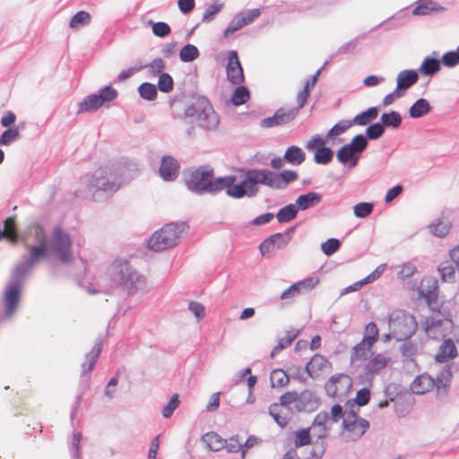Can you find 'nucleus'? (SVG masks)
Wrapping results in <instances>:
<instances>
[{"instance_id":"40","label":"nucleus","mask_w":459,"mask_h":459,"mask_svg":"<svg viewBox=\"0 0 459 459\" xmlns=\"http://www.w3.org/2000/svg\"><path fill=\"white\" fill-rule=\"evenodd\" d=\"M381 123L384 127L398 128L402 124V116L397 111H390L381 115Z\"/></svg>"},{"instance_id":"41","label":"nucleus","mask_w":459,"mask_h":459,"mask_svg":"<svg viewBox=\"0 0 459 459\" xmlns=\"http://www.w3.org/2000/svg\"><path fill=\"white\" fill-rule=\"evenodd\" d=\"M91 17L88 12L79 11L70 20L71 29L78 30L91 22Z\"/></svg>"},{"instance_id":"4","label":"nucleus","mask_w":459,"mask_h":459,"mask_svg":"<svg viewBox=\"0 0 459 459\" xmlns=\"http://www.w3.org/2000/svg\"><path fill=\"white\" fill-rule=\"evenodd\" d=\"M180 118H188L191 123L204 131H215L220 125V116L211 101L204 96H198L186 107Z\"/></svg>"},{"instance_id":"23","label":"nucleus","mask_w":459,"mask_h":459,"mask_svg":"<svg viewBox=\"0 0 459 459\" xmlns=\"http://www.w3.org/2000/svg\"><path fill=\"white\" fill-rule=\"evenodd\" d=\"M178 169L179 164L177 160L171 156H164L161 160L160 175L164 180H173L178 175Z\"/></svg>"},{"instance_id":"18","label":"nucleus","mask_w":459,"mask_h":459,"mask_svg":"<svg viewBox=\"0 0 459 459\" xmlns=\"http://www.w3.org/2000/svg\"><path fill=\"white\" fill-rule=\"evenodd\" d=\"M20 291L21 287L17 286V284H8L3 299L6 316H11L15 312L19 302Z\"/></svg>"},{"instance_id":"29","label":"nucleus","mask_w":459,"mask_h":459,"mask_svg":"<svg viewBox=\"0 0 459 459\" xmlns=\"http://www.w3.org/2000/svg\"><path fill=\"white\" fill-rule=\"evenodd\" d=\"M305 159L306 153L301 148L296 145H291L289 148H287L283 156V160L287 163L294 166L301 165L304 162Z\"/></svg>"},{"instance_id":"45","label":"nucleus","mask_w":459,"mask_h":459,"mask_svg":"<svg viewBox=\"0 0 459 459\" xmlns=\"http://www.w3.org/2000/svg\"><path fill=\"white\" fill-rule=\"evenodd\" d=\"M333 157V151L329 147L319 148L315 152L314 161L316 164L326 165L330 163Z\"/></svg>"},{"instance_id":"33","label":"nucleus","mask_w":459,"mask_h":459,"mask_svg":"<svg viewBox=\"0 0 459 459\" xmlns=\"http://www.w3.org/2000/svg\"><path fill=\"white\" fill-rule=\"evenodd\" d=\"M440 69H441L440 60H438L435 57L427 56L423 60L421 65L420 66V68L418 70V74L420 73L426 76H432L435 74L438 73L440 71Z\"/></svg>"},{"instance_id":"15","label":"nucleus","mask_w":459,"mask_h":459,"mask_svg":"<svg viewBox=\"0 0 459 459\" xmlns=\"http://www.w3.org/2000/svg\"><path fill=\"white\" fill-rule=\"evenodd\" d=\"M226 74L227 79L234 85L242 84L245 81L243 68L236 50H230L228 53Z\"/></svg>"},{"instance_id":"10","label":"nucleus","mask_w":459,"mask_h":459,"mask_svg":"<svg viewBox=\"0 0 459 459\" xmlns=\"http://www.w3.org/2000/svg\"><path fill=\"white\" fill-rule=\"evenodd\" d=\"M28 255L23 256V260L16 264L12 273L10 283L22 285L27 274L33 269L35 264L40 260L46 258L45 249L39 245H26Z\"/></svg>"},{"instance_id":"61","label":"nucleus","mask_w":459,"mask_h":459,"mask_svg":"<svg viewBox=\"0 0 459 459\" xmlns=\"http://www.w3.org/2000/svg\"><path fill=\"white\" fill-rule=\"evenodd\" d=\"M298 333H289L285 338L281 339L271 351L270 357L274 358L281 351L291 344Z\"/></svg>"},{"instance_id":"53","label":"nucleus","mask_w":459,"mask_h":459,"mask_svg":"<svg viewBox=\"0 0 459 459\" xmlns=\"http://www.w3.org/2000/svg\"><path fill=\"white\" fill-rule=\"evenodd\" d=\"M374 205L372 203H359L353 206V212L357 218L364 219L370 215L373 212Z\"/></svg>"},{"instance_id":"19","label":"nucleus","mask_w":459,"mask_h":459,"mask_svg":"<svg viewBox=\"0 0 459 459\" xmlns=\"http://www.w3.org/2000/svg\"><path fill=\"white\" fill-rule=\"evenodd\" d=\"M458 355L457 348L452 339L445 340L439 346L435 355V360L438 363H446L456 358Z\"/></svg>"},{"instance_id":"51","label":"nucleus","mask_w":459,"mask_h":459,"mask_svg":"<svg viewBox=\"0 0 459 459\" xmlns=\"http://www.w3.org/2000/svg\"><path fill=\"white\" fill-rule=\"evenodd\" d=\"M4 230L6 232V238L11 243L16 244L18 242L19 236L13 218H7L4 221Z\"/></svg>"},{"instance_id":"31","label":"nucleus","mask_w":459,"mask_h":459,"mask_svg":"<svg viewBox=\"0 0 459 459\" xmlns=\"http://www.w3.org/2000/svg\"><path fill=\"white\" fill-rule=\"evenodd\" d=\"M445 11L446 8L437 2L425 0L413 9L412 13L414 15H429L432 13H443Z\"/></svg>"},{"instance_id":"46","label":"nucleus","mask_w":459,"mask_h":459,"mask_svg":"<svg viewBox=\"0 0 459 459\" xmlns=\"http://www.w3.org/2000/svg\"><path fill=\"white\" fill-rule=\"evenodd\" d=\"M270 380L273 387L287 385L289 383L287 371L283 369H273L271 372Z\"/></svg>"},{"instance_id":"5","label":"nucleus","mask_w":459,"mask_h":459,"mask_svg":"<svg viewBox=\"0 0 459 459\" xmlns=\"http://www.w3.org/2000/svg\"><path fill=\"white\" fill-rule=\"evenodd\" d=\"M213 169L209 166H201L194 170L186 184L187 189L197 195L216 194L222 190L228 195L229 183L228 176L212 179Z\"/></svg>"},{"instance_id":"14","label":"nucleus","mask_w":459,"mask_h":459,"mask_svg":"<svg viewBox=\"0 0 459 459\" xmlns=\"http://www.w3.org/2000/svg\"><path fill=\"white\" fill-rule=\"evenodd\" d=\"M418 292L432 309L438 308V282L435 277H424L420 283Z\"/></svg>"},{"instance_id":"42","label":"nucleus","mask_w":459,"mask_h":459,"mask_svg":"<svg viewBox=\"0 0 459 459\" xmlns=\"http://www.w3.org/2000/svg\"><path fill=\"white\" fill-rule=\"evenodd\" d=\"M200 56L198 48L192 44L185 45L179 52V58L184 63L193 62Z\"/></svg>"},{"instance_id":"6","label":"nucleus","mask_w":459,"mask_h":459,"mask_svg":"<svg viewBox=\"0 0 459 459\" xmlns=\"http://www.w3.org/2000/svg\"><path fill=\"white\" fill-rule=\"evenodd\" d=\"M112 281L128 294L143 290L146 287L145 277L133 268L126 261H116L109 269Z\"/></svg>"},{"instance_id":"32","label":"nucleus","mask_w":459,"mask_h":459,"mask_svg":"<svg viewBox=\"0 0 459 459\" xmlns=\"http://www.w3.org/2000/svg\"><path fill=\"white\" fill-rule=\"evenodd\" d=\"M431 110L429 102L423 98L417 100L409 109V116L411 118H420L428 115Z\"/></svg>"},{"instance_id":"39","label":"nucleus","mask_w":459,"mask_h":459,"mask_svg":"<svg viewBox=\"0 0 459 459\" xmlns=\"http://www.w3.org/2000/svg\"><path fill=\"white\" fill-rule=\"evenodd\" d=\"M310 429H301L293 432V444L296 448L305 446L311 443Z\"/></svg>"},{"instance_id":"36","label":"nucleus","mask_w":459,"mask_h":459,"mask_svg":"<svg viewBox=\"0 0 459 459\" xmlns=\"http://www.w3.org/2000/svg\"><path fill=\"white\" fill-rule=\"evenodd\" d=\"M298 208L296 204H290L279 210L276 214L277 221L280 223H286L296 218L298 214Z\"/></svg>"},{"instance_id":"56","label":"nucleus","mask_w":459,"mask_h":459,"mask_svg":"<svg viewBox=\"0 0 459 459\" xmlns=\"http://www.w3.org/2000/svg\"><path fill=\"white\" fill-rule=\"evenodd\" d=\"M440 63L443 64L446 67L453 68L459 65V54L457 50H451L446 52L440 60Z\"/></svg>"},{"instance_id":"37","label":"nucleus","mask_w":459,"mask_h":459,"mask_svg":"<svg viewBox=\"0 0 459 459\" xmlns=\"http://www.w3.org/2000/svg\"><path fill=\"white\" fill-rule=\"evenodd\" d=\"M203 441L206 443L210 450L220 451L223 448L225 439L215 432H208L203 437Z\"/></svg>"},{"instance_id":"34","label":"nucleus","mask_w":459,"mask_h":459,"mask_svg":"<svg viewBox=\"0 0 459 459\" xmlns=\"http://www.w3.org/2000/svg\"><path fill=\"white\" fill-rule=\"evenodd\" d=\"M24 126H14L4 130L0 135V146H9L13 143L20 139V131Z\"/></svg>"},{"instance_id":"43","label":"nucleus","mask_w":459,"mask_h":459,"mask_svg":"<svg viewBox=\"0 0 459 459\" xmlns=\"http://www.w3.org/2000/svg\"><path fill=\"white\" fill-rule=\"evenodd\" d=\"M250 98L249 91L247 87L239 84L234 90L231 96V102L234 106L245 104Z\"/></svg>"},{"instance_id":"35","label":"nucleus","mask_w":459,"mask_h":459,"mask_svg":"<svg viewBox=\"0 0 459 459\" xmlns=\"http://www.w3.org/2000/svg\"><path fill=\"white\" fill-rule=\"evenodd\" d=\"M377 116L378 108L372 107L355 116L351 121L353 125L366 126L375 120Z\"/></svg>"},{"instance_id":"21","label":"nucleus","mask_w":459,"mask_h":459,"mask_svg":"<svg viewBox=\"0 0 459 459\" xmlns=\"http://www.w3.org/2000/svg\"><path fill=\"white\" fill-rule=\"evenodd\" d=\"M103 346V340L100 337L96 340L94 346L85 355V361L82 364V377L90 373L94 368L98 358L101 352Z\"/></svg>"},{"instance_id":"8","label":"nucleus","mask_w":459,"mask_h":459,"mask_svg":"<svg viewBox=\"0 0 459 459\" xmlns=\"http://www.w3.org/2000/svg\"><path fill=\"white\" fill-rule=\"evenodd\" d=\"M185 230V223L166 224L152 235L148 240V247L155 252L173 248L178 244L180 236Z\"/></svg>"},{"instance_id":"2","label":"nucleus","mask_w":459,"mask_h":459,"mask_svg":"<svg viewBox=\"0 0 459 459\" xmlns=\"http://www.w3.org/2000/svg\"><path fill=\"white\" fill-rule=\"evenodd\" d=\"M31 234L36 243L46 252V258L53 255L62 264H70L74 259L72 252V238L70 234L61 226H56L51 234L47 236L43 227L36 223L31 228Z\"/></svg>"},{"instance_id":"63","label":"nucleus","mask_w":459,"mask_h":459,"mask_svg":"<svg viewBox=\"0 0 459 459\" xmlns=\"http://www.w3.org/2000/svg\"><path fill=\"white\" fill-rule=\"evenodd\" d=\"M438 272L445 281H452L455 277V268L452 264H442L438 266Z\"/></svg>"},{"instance_id":"58","label":"nucleus","mask_w":459,"mask_h":459,"mask_svg":"<svg viewBox=\"0 0 459 459\" xmlns=\"http://www.w3.org/2000/svg\"><path fill=\"white\" fill-rule=\"evenodd\" d=\"M82 439L81 432H74L70 442V454L73 459H81L80 442Z\"/></svg>"},{"instance_id":"16","label":"nucleus","mask_w":459,"mask_h":459,"mask_svg":"<svg viewBox=\"0 0 459 459\" xmlns=\"http://www.w3.org/2000/svg\"><path fill=\"white\" fill-rule=\"evenodd\" d=\"M319 282L316 277H309L290 285L280 296L281 299L290 300L313 290Z\"/></svg>"},{"instance_id":"38","label":"nucleus","mask_w":459,"mask_h":459,"mask_svg":"<svg viewBox=\"0 0 459 459\" xmlns=\"http://www.w3.org/2000/svg\"><path fill=\"white\" fill-rule=\"evenodd\" d=\"M368 142L367 137L363 134L355 135L351 143L346 145L350 148L356 155L361 158L363 152L367 149Z\"/></svg>"},{"instance_id":"25","label":"nucleus","mask_w":459,"mask_h":459,"mask_svg":"<svg viewBox=\"0 0 459 459\" xmlns=\"http://www.w3.org/2000/svg\"><path fill=\"white\" fill-rule=\"evenodd\" d=\"M273 188L284 189L289 184L296 181L299 178L297 172L293 170H283L280 173L273 171Z\"/></svg>"},{"instance_id":"24","label":"nucleus","mask_w":459,"mask_h":459,"mask_svg":"<svg viewBox=\"0 0 459 459\" xmlns=\"http://www.w3.org/2000/svg\"><path fill=\"white\" fill-rule=\"evenodd\" d=\"M419 80V74L416 70H403L401 71L396 78V89L404 92L412 85H414Z\"/></svg>"},{"instance_id":"1","label":"nucleus","mask_w":459,"mask_h":459,"mask_svg":"<svg viewBox=\"0 0 459 459\" xmlns=\"http://www.w3.org/2000/svg\"><path fill=\"white\" fill-rule=\"evenodd\" d=\"M131 171L125 161L100 167L86 177L87 192L94 201H105L131 178Z\"/></svg>"},{"instance_id":"44","label":"nucleus","mask_w":459,"mask_h":459,"mask_svg":"<svg viewBox=\"0 0 459 459\" xmlns=\"http://www.w3.org/2000/svg\"><path fill=\"white\" fill-rule=\"evenodd\" d=\"M245 26H247L245 18L242 17V13H239L234 16V18L230 22L228 27L225 29L223 32L224 38H229L230 35Z\"/></svg>"},{"instance_id":"30","label":"nucleus","mask_w":459,"mask_h":459,"mask_svg":"<svg viewBox=\"0 0 459 459\" xmlns=\"http://www.w3.org/2000/svg\"><path fill=\"white\" fill-rule=\"evenodd\" d=\"M373 345L374 344L370 343V342L362 339L361 342L356 344L352 349L351 354V362L367 359Z\"/></svg>"},{"instance_id":"60","label":"nucleus","mask_w":459,"mask_h":459,"mask_svg":"<svg viewBox=\"0 0 459 459\" xmlns=\"http://www.w3.org/2000/svg\"><path fill=\"white\" fill-rule=\"evenodd\" d=\"M352 121L351 120H342L336 125H334L327 134L328 137H333L336 135H340L343 133H345L351 126H352Z\"/></svg>"},{"instance_id":"26","label":"nucleus","mask_w":459,"mask_h":459,"mask_svg":"<svg viewBox=\"0 0 459 459\" xmlns=\"http://www.w3.org/2000/svg\"><path fill=\"white\" fill-rule=\"evenodd\" d=\"M336 158L341 164L348 165L350 169L355 168L360 160L346 144L339 149Z\"/></svg>"},{"instance_id":"27","label":"nucleus","mask_w":459,"mask_h":459,"mask_svg":"<svg viewBox=\"0 0 459 459\" xmlns=\"http://www.w3.org/2000/svg\"><path fill=\"white\" fill-rule=\"evenodd\" d=\"M322 200V195L316 192H309L299 195L296 199V206L298 210L305 211L318 204Z\"/></svg>"},{"instance_id":"64","label":"nucleus","mask_w":459,"mask_h":459,"mask_svg":"<svg viewBox=\"0 0 459 459\" xmlns=\"http://www.w3.org/2000/svg\"><path fill=\"white\" fill-rule=\"evenodd\" d=\"M224 447L229 453L242 452V444L238 439V436L225 439V444H223V448Z\"/></svg>"},{"instance_id":"7","label":"nucleus","mask_w":459,"mask_h":459,"mask_svg":"<svg viewBox=\"0 0 459 459\" xmlns=\"http://www.w3.org/2000/svg\"><path fill=\"white\" fill-rule=\"evenodd\" d=\"M453 369H457L453 363L446 364L439 370L436 379L427 373L418 376L411 385L412 393L424 394L434 387L437 388V392H440L441 389L446 390L450 385Z\"/></svg>"},{"instance_id":"49","label":"nucleus","mask_w":459,"mask_h":459,"mask_svg":"<svg viewBox=\"0 0 459 459\" xmlns=\"http://www.w3.org/2000/svg\"><path fill=\"white\" fill-rule=\"evenodd\" d=\"M138 92L143 100H154L157 97V88L151 82H143L138 87Z\"/></svg>"},{"instance_id":"20","label":"nucleus","mask_w":459,"mask_h":459,"mask_svg":"<svg viewBox=\"0 0 459 459\" xmlns=\"http://www.w3.org/2000/svg\"><path fill=\"white\" fill-rule=\"evenodd\" d=\"M391 358L386 353L372 355L366 364L364 370L368 375L379 374L390 362Z\"/></svg>"},{"instance_id":"9","label":"nucleus","mask_w":459,"mask_h":459,"mask_svg":"<svg viewBox=\"0 0 459 459\" xmlns=\"http://www.w3.org/2000/svg\"><path fill=\"white\" fill-rule=\"evenodd\" d=\"M387 322L393 338L397 341L409 339L415 333L418 325L415 317L402 309L393 310L387 317Z\"/></svg>"},{"instance_id":"17","label":"nucleus","mask_w":459,"mask_h":459,"mask_svg":"<svg viewBox=\"0 0 459 459\" xmlns=\"http://www.w3.org/2000/svg\"><path fill=\"white\" fill-rule=\"evenodd\" d=\"M331 362L321 354H315L306 364L307 375L314 379L320 377L325 371L331 369Z\"/></svg>"},{"instance_id":"48","label":"nucleus","mask_w":459,"mask_h":459,"mask_svg":"<svg viewBox=\"0 0 459 459\" xmlns=\"http://www.w3.org/2000/svg\"><path fill=\"white\" fill-rule=\"evenodd\" d=\"M286 371L289 380L292 378L300 383H305L309 377L306 371V368L303 369L300 366L291 365L287 368Z\"/></svg>"},{"instance_id":"3","label":"nucleus","mask_w":459,"mask_h":459,"mask_svg":"<svg viewBox=\"0 0 459 459\" xmlns=\"http://www.w3.org/2000/svg\"><path fill=\"white\" fill-rule=\"evenodd\" d=\"M273 171L268 169H248L245 178L238 184H236L237 178L235 176H228V179H231L229 183L228 195L239 199L245 196H255L259 188L258 184L267 186L273 188Z\"/></svg>"},{"instance_id":"62","label":"nucleus","mask_w":459,"mask_h":459,"mask_svg":"<svg viewBox=\"0 0 459 459\" xmlns=\"http://www.w3.org/2000/svg\"><path fill=\"white\" fill-rule=\"evenodd\" d=\"M179 405V399L177 394H173L168 403L162 409V416L169 418Z\"/></svg>"},{"instance_id":"57","label":"nucleus","mask_w":459,"mask_h":459,"mask_svg":"<svg viewBox=\"0 0 459 459\" xmlns=\"http://www.w3.org/2000/svg\"><path fill=\"white\" fill-rule=\"evenodd\" d=\"M384 133L385 127L382 123H375L366 129V135L364 136L367 137V140H377L380 138Z\"/></svg>"},{"instance_id":"55","label":"nucleus","mask_w":459,"mask_h":459,"mask_svg":"<svg viewBox=\"0 0 459 459\" xmlns=\"http://www.w3.org/2000/svg\"><path fill=\"white\" fill-rule=\"evenodd\" d=\"M158 88L160 91L165 93L172 91L174 88L172 77L167 73H161L159 76Z\"/></svg>"},{"instance_id":"54","label":"nucleus","mask_w":459,"mask_h":459,"mask_svg":"<svg viewBox=\"0 0 459 459\" xmlns=\"http://www.w3.org/2000/svg\"><path fill=\"white\" fill-rule=\"evenodd\" d=\"M341 247V241L337 238H331L321 244V250L325 255H332Z\"/></svg>"},{"instance_id":"52","label":"nucleus","mask_w":459,"mask_h":459,"mask_svg":"<svg viewBox=\"0 0 459 459\" xmlns=\"http://www.w3.org/2000/svg\"><path fill=\"white\" fill-rule=\"evenodd\" d=\"M149 24L152 26V33L159 38H165L171 32L169 25L166 22L149 21Z\"/></svg>"},{"instance_id":"47","label":"nucleus","mask_w":459,"mask_h":459,"mask_svg":"<svg viewBox=\"0 0 459 459\" xmlns=\"http://www.w3.org/2000/svg\"><path fill=\"white\" fill-rule=\"evenodd\" d=\"M299 108H281L276 110L277 117L281 126L286 125L295 119L299 114Z\"/></svg>"},{"instance_id":"11","label":"nucleus","mask_w":459,"mask_h":459,"mask_svg":"<svg viewBox=\"0 0 459 459\" xmlns=\"http://www.w3.org/2000/svg\"><path fill=\"white\" fill-rule=\"evenodd\" d=\"M117 91L111 86H104L95 94L86 96L78 103L77 114L93 112L117 98Z\"/></svg>"},{"instance_id":"59","label":"nucleus","mask_w":459,"mask_h":459,"mask_svg":"<svg viewBox=\"0 0 459 459\" xmlns=\"http://www.w3.org/2000/svg\"><path fill=\"white\" fill-rule=\"evenodd\" d=\"M378 335L379 332L377 325L374 322L368 323L365 327L363 340L374 344L377 341Z\"/></svg>"},{"instance_id":"28","label":"nucleus","mask_w":459,"mask_h":459,"mask_svg":"<svg viewBox=\"0 0 459 459\" xmlns=\"http://www.w3.org/2000/svg\"><path fill=\"white\" fill-rule=\"evenodd\" d=\"M269 414L281 428H284L288 425L289 408H285L278 403H273L269 406Z\"/></svg>"},{"instance_id":"12","label":"nucleus","mask_w":459,"mask_h":459,"mask_svg":"<svg viewBox=\"0 0 459 459\" xmlns=\"http://www.w3.org/2000/svg\"><path fill=\"white\" fill-rule=\"evenodd\" d=\"M352 385L351 378L342 373L332 376L325 383V388L328 396L342 398L346 395Z\"/></svg>"},{"instance_id":"22","label":"nucleus","mask_w":459,"mask_h":459,"mask_svg":"<svg viewBox=\"0 0 459 459\" xmlns=\"http://www.w3.org/2000/svg\"><path fill=\"white\" fill-rule=\"evenodd\" d=\"M452 224L449 216L443 212L438 218L429 224V229L430 233L434 236L444 238L449 233Z\"/></svg>"},{"instance_id":"13","label":"nucleus","mask_w":459,"mask_h":459,"mask_svg":"<svg viewBox=\"0 0 459 459\" xmlns=\"http://www.w3.org/2000/svg\"><path fill=\"white\" fill-rule=\"evenodd\" d=\"M343 429L351 434L353 441L359 439L368 429L369 422L363 419L358 418L357 413L350 411L345 414L342 420Z\"/></svg>"},{"instance_id":"50","label":"nucleus","mask_w":459,"mask_h":459,"mask_svg":"<svg viewBox=\"0 0 459 459\" xmlns=\"http://www.w3.org/2000/svg\"><path fill=\"white\" fill-rule=\"evenodd\" d=\"M223 4L220 1H215L212 4L209 5L202 16V22L209 23L213 21L215 15L221 11Z\"/></svg>"}]
</instances>
